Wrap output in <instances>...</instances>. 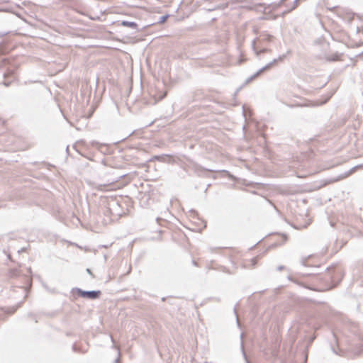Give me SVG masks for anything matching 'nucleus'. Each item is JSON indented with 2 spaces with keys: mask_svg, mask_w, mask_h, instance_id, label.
I'll list each match as a JSON object with an SVG mask.
<instances>
[{
  "mask_svg": "<svg viewBox=\"0 0 363 363\" xmlns=\"http://www.w3.org/2000/svg\"><path fill=\"white\" fill-rule=\"evenodd\" d=\"M288 279H289V280H290V281H294V282L296 283V281H294V279H293L291 276H289V277H288Z\"/></svg>",
  "mask_w": 363,
  "mask_h": 363,
  "instance_id": "25",
  "label": "nucleus"
},
{
  "mask_svg": "<svg viewBox=\"0 0 363 363\" xmlns=\"http://www.w3.org/2000/svg\"><path fill=\"white\" fill-rule=\"evenodd\" d=\"M165 300H166V298H164V297L162 298V301H164Z\"/></svg>",
  "mask_w": 363,
  "mask_h": 363,
  "instance_id": "31",
  "label": "nucleus"
},
{
  "mask_svg": "<svg viewBox=\"0 0 363 363\" xmlns=\"http://www.w3.org/2000/svg\"><path fill=\"white\" fill-rule=\"evenodd\" d=\"M190 213H191V214H194V215H196V214L197 213H196V211L195 210H191V211H190Z\"/></svg>",
  "mask_w": 363,
  "mask_h": 363,
  "instance_id": "26",
  "label": "nucleus"
},
{
  "mask_svg": "<svg viewBox=\"0 0 363 363\" xmlns=\"http://www.w3.org/2000/svg\"><path fill=\"white\" fill-rule=\"evenodd\" d=\"M286 57L285 55H283L281 56H279L278 59H274L272 62L267 64L265 66L260 68L257 72H255L252 76L249 77L246 79L245 84H247L252 82L253 79H255L256 77H257L262 72L264 71L271 68L272 65H274L277 61L282 60Z\"/></svg>",
  "mask_w": 363,
  "mask_h": 363,
  "instance_id": "3",
  "label": "nucleus"
},
{
  "mask_svg": "<svg viewBox=\"0 0 363 363\" xmlns=\"http://www.w3.org/2000/svg\"><path fill=\"white\" fill-rule=\"evenodd\" d=\"M165 95H166V94H164V96H162V97H161V99L164 98Z\"/></svg>",
  "mask_w": 363,
  "mask_h": 363,
  "instance_id": "33",
  "label": "nucleus"
},
{
  "mask_svg": "<svg viewBox=\"0 0 363 363\" xmlns=\"http://www.w3.org/2000/svg\"><path fill=\"white\" fill-rule=\"evenodd\" d=\"M192 264H193V265H194V266H196V267H197V266H198V264H197V262H196L195 260H193V261H192Z\"/></svg>",
  "mask_w": 363,
  "mask_h": 363,
  "instance_id": "28",
  "label": "nucleus"
},
{
  "mask_svg": "<svg viewBox=\"0 0 363 363\" xmlns=\"http://www.w3.org/2000/svg\"><path fill=\"white\" fill-rule=\"evenodd\" d=\"M72 350L74 351V352H79V348L77 347V345L76 344H74L73 346H72Z\"/></svg>",
  "mask_w": 363,
  "mask_h": 363,
  "instance_id": "17",
  "label": "nucleus"
},
{
  "mask_svg": "<svg viewBox=\"0 0 363 363\" xmlns=\"http://www.w3.org/2000/svg\"><path fill=\"white\" fill-rule=\"evenodd\" d=\"M169 17V14H166V15L160 16L159 18L158 23H164V22H166V21L168 19Z\"/></svg>",
  "mask_w": 363,
  "mask_h": 363,
  "instance_id": "14",
  "label": "nucleus"
},
{
  "mask_svg": "<svg viewBox=\"0 0 363 363\" xmlns=\"http://www.w3.org/2000/svg\"><path fill=\"white\" fill-rule=\"evenodd\" d=\"M286 0H280L277 4L275 6H280L284 1H286Z\"/></svg>",
  "mask_w": 363,
  "mask_h": 363,
  "instance_id": "19",
  "label": "nucleus"
},
{
  "mask_svg": "<svg viewBox=\"0 0 363 363\" xmlns=\"http://www.w3.org/2000/svg\"><path fill=\"white\" fill-rule=\"evenodd\" d=\"M213 250H214L213 248L210 247V250H211V251H213Z\"/></svg>",
  "mask_w": 363,
  "mask_h": 363,
  "instance_id": "34",
  "label": "nucleus"
},
{
  "mask_svg": "<svg viewBox=\"0 0 363 363\" xmlns=\"http://www.w3.org/2000/svg\"><path fill=\"white\" fill-rule=\"evenodd\" d=\"M19 275L18 269H11L8 272V277L9 278H15Z\"/></svg>",
  "mask_w": 363,
  "mask_h": 363,
  "instance_id": "10",
  "label": "nucleus"
},
{
  "mask_svg": "<svg viewBox=\"0 0 363 363\" xmlns=\"http://www.w3.org/2000/svg\"><path fill=\"white\" fill-rule=\"evenodd\" d=\"M111 341L113 342L114 340H113V338L112 337V336H111Z\"/></svg>",
  "mask_w": 363,
  "mask_h": 363,
  "instance_id": "32",
  "label": "nucleus"
},
{
  "mask_svg": "<svg viewBox=\"0 0 363 363\" xmlns=\"http://www.w3.org/2000/svg\"><path fill=\"white\" fill-rule=\"evenodd\" d=\"M287 8L288 9L286 10H285L284 11L282 12V13H281L282 16H285L286 13L291 11L289 7H287Z\"/></svg>",
  "mask_w": 363,
  "mask_h": 363,
  "instance_id": "16",
  "label": "nucleus"
},
{
  "mask_svg": "<svg viewBox=\"0 0 363 363\" xmlns=\"http://www.w3.org/2000/svg\"><path fill=\"white\" fill-rule=\"evenodd\" d=\"M240 349H241V352H242V356H243V358H244L245 362L246 363H251L250 362V360L248 359V358H247V354H246L245 350L244 343H243L242 340H241Z\"/></svg>",
  "mask_w": 363,
  "mask_h": 363,
  "instance_id": "11",
  "label": "nucleus"
},
{
  "mask_svg": "<svg viewBox=\"0 0 363 363\" xmlns=\"http://www.w3.org/2000/svg\"><path fill=\"white\" fill-rule=\"evenodd\" d=\"M15 311H16V309H13V310L11 312V313H12L15 312Z\"/></svg>",
  "mask_w": 363,
  "mask_h": 363,
  "instance_id": "35",
  "label": "nucleus"
},
{
  "mask_svg": "<svg viewBox=\"0 0 363 363\" xmlns=\"http://www.w3.org/2000/svg\"><path fill=\"white\" fill-rule=\"evenodd\" d=\"M9 32H0V38L4 37Z\"/></svg>",
  "mask_w": 363,
  "mask_h": 363,
  "instance_id": "20",
  "label": "nucleus"
},
{
  "mask_svg": "<svg viewBox=\"0 0 363 363\" xmlns=\"http://www.w3.org/2000/svg\"><path fill=\"white\" fill-rule=\"evenodd\" d=\"M234 312H235V315H236V321H237V324H238V326H240V322H239L238 316V315H237L236 309H235V308H234Z\"/></svg>",
  "mask_w": 363,
  "mask_h": 363,
  "instance_id": "18",
  "label": "nucleus"
},
{
  "mask_svg": "<svg viewBox=\"0 0 363 363\" xmlns=\"http://www.w3.org/2000/svg\"><path fill=\"white\" fill-rule=\"evenodd\" d=\"M3 84L6 86H9L10 84H11V82H6V81H4L3 82Z\"/></svg>",
  "mask_w": 363,
  "mask_h": 363,
  "instance_id": "21",
  "label": "nucleus"
},
{
  "mask_svg": "<svg viewBox=\"0 0 363 363\" xmlns=\"http://www.w3.org/2000/svg\"><path fill=\"white\" fill-rule=\"evenodd\" d=\"M257 264V257H253L250 259H246L244 261L243 267L245 268H252L255 267Z\"/></svg>",
  "mask_w": 363,
  "mask_h": 363,
  "instance_id": "6",
  "label": "nucleus"
},
{
  "mask_svg": "<svg viewBox=\"0 0 363 363\" xmlns=\"http://www.w3.org/2000/svg\"><path fill=\"white\" fill-rule=\"evenodd\" d=\"M121 360H120V358H117L116 360H115V363H120Z\"/></svg>",
  "mask_w": 363,
  "mask_h": 363,
  "instance_id": "29",
  "label": "nucleus"
},
{
  "mask_svg": "<svg viewBox=\"0 0 363 363\" xmlns=\"http://www.w3.org/2000/svg\"><path fill=\"white\" fill-rule=\"evenodd\" d=\"M260 37L262 38V40H265L268 42L271 41L272 39L273 38V36L268 33H263L260 35Z\"/></svg>",
  "mask_w": 363,
  "mask_h": 363,
  "instance_id": "12",
  "label": "nucleus"
},
{
  "mask_svg": "<svg viewBox=\"0 0 363 363\" xmlns=\"http://www.w3.org/2000/svg\"><path fill=\"white\" fill-rule=\"evenodd\" d=\"M106 216H121L122 211L121 210V206L116 199H111L107 201L106 210L104 212Z\"/></svg>",
  "mask_w": 363,
  "mask_h": 363,
  "instance_id": "1",
  "label": "nucleus"
},
{
  "mask_svg": "<svg viewBox=\"0 0 363 363\" xmlns=\"http://www.w3.org/2000/svg\"><path fill=\"white\" fill-rule=\"evenodd\" d=\"M359 166H355L353 168H352L350 171L348 172H345V173L343 174H341L340 175H338L337 177H332L330 179H329L328 181H327V184H330V183H334V182H338V181H340L346 177H347L348 176H350L352 173H353L354 172V170L358 168Z\"/></svg>",
  "mask_w": 363,
  "mask_h": 363,
  "instance_id": "4",
  "label": "nucleus"
},
{
  "mask_svg": "<svg viewBox=\"0 0 363 363\" xmlns=\"http://www.w3.org/2000/svg\"><path fill=\"white\" fill-rule=\"evenodd\" d=\"M337 60V56H336L335 57H333V58H331V59H329V60H330V61H335V60Z\"/></svg>",
  "mask_w": 363,
  "mask_h": 363,
  "instance_id": "27",
  "label": "nucleus"
},
{
  "mask_svg": "<svg viewBox=\"0 0 363 363\" xmlns=\"http://www.w3.org/2000/svg\"><path fill=\"white\" fill-rule=\"evenodd\" d=\"M243 335H243V333H241V334H240V338H241V339H242V338H243Z\"/></svg>",
  "mask_w": 363,
  "mask_h": 363,
  "instance_id": "30",
  "label": "nucleus"
},
{
  "mask_svg": "<svg viewBox=\"0 0 363 363\" xmlns=\"http://www.w3.org/2000/svg\"><path fill=\"white\" fill-rule=\"evenodd\" d=\"M284 268H285V267H284V266H283V265H279V267H277V270H278V271H281V270L284 269Z\"/></svg>",
  "mask_w": 363,
  "mask_h": 363,
  "instance_id": "22",
  "label": "nucleus"
},
{
  "mask_svg": "<svg viewBox=\"0 0 363 363\" xmlns=\"http://www.w3.org/2000/svg\"><path fill=\"white\" fill-rule=\"evenodd\" d=\"M255 43H256V40H254L252 43V49L255 51L257 56L259 55L261 53H264V52L270 50L267 48H263L259 50H257L256 48V46H255Z\"/></svg>",
  "mask_w": 363,
  "mask_h": 363,
  "instance_id": "9",
  "label": "nucleus"
},
{
  "mask_svg": "<svg viewBox=\"0 0 363 363\" xmlns=\"http://www.w3.org/2000/svg\"><path fill=\"white\" fill-rule=\"evenodd\" d=\"M298 1L299 0H294L291 6L286 5V7H289L290 9V10L292 11L294 9H295L298 6Z\"/></svg>",
  "mask_w": 363,
  "mask_h": 363,
  "instance_id": "15",
  "label": "nucleus"
},
{
  "mask_svg": "<svg viewBox=\"0 0 363 363\" xmlns=\"http://www.w3.org/2000/svg\"><path fill=\"white\" fill-rule=\"evenodd\" d=\"M72 292H76L80 297L89 300L98 299L101 295L100 290L85 291L78 287L73 288Z\"/></svg>",
  "mask_w": 363,
  "mask_h": 363,
  "instance_id": "2",
  "label": "nucleus"
},
{
  "mask_svg": "<svg viewBox=\"0 0 363 363\" xmlns=\"http://www.w3.org/2000/svg\"><path fill=\"white\" fill-rule=\"evenodd\" d=\"M86 272H87V273H88V274H90V275H91V276H93V274H92V272H91V269H90L87 268V269H86Z\"/></svg>",
  "mask_w": 363,
  "mask_h": 363,
  "instance_id": "23",
  "label": "nucleus"
},
{
  "mask_svg": "<svg viewBox=\"0 0 363 363\" xmlns=\"http://www.w3.org/2000/svg\"><path fill=\"white\" fill-rule=\"evenodd\" d=\"M121 25L125 27L130 28L133 30H138V26L134 21H122Z\"/></svg>",
  "mask_w": 363,
  "mask_h": 363,
  "instance_id": "7",
  "label": "nucleus"
},
{
  "mask_svg": "<svg viewBox=\"0 0 363 363\" xmlns=\"http://www.w3.org/2000/svg\"><path fill=\"white\" fill-rule=\"evenodd\" d=\"M313 255H310L307 257H302L301 258V264L304 266V267H308V264L306 263V261L308 259L311 258Z\"/></svg>",
  "mask_w": 363,
  "mask_h": 363,
  "instance_id": "13",
  "label": "nucleus"
},
{
  "mask_svg": "<svg viewBox=\"0 0 363 363\" xmlns=\"http://www.w3.org/2000/svg\"><path fill=\"white\" fill-rule=\"evenodd\" d=\"M332 339L333 340L330 342V347H331L332 351L335 354L341 356L342 355L341 350H339L338 348H336L335 345L337 344V337H336L335 334L333 333H332ZM337 347H338L337 346Z\"/></svg>",
  "mask_w": 363,
  "mask_h": 363,
  "instance_id": "5",
  "label": "nucleus"
},
{
  "mask_svg": "<svg viewBox=\"0 0 363 363\" xmlns=\"http://www.w3.org/2000/svg\"><path fill=\"white\" fill-rule=\"evenodd\" d=\"M25 250H26V248L25 247H22L21 250H18V252L21 253L22 252H24Z\"/></svg>",
  "mask_w": 363,
  "mask_h": 363,
  "instance_id": "24",
  "label": "nucleus"
},
{
  "mask_svg": "<svg viewBox=\"0 0 363 363\" xmlns=\"http://www.w3.org/2000/svg\"><path fill=\"white\" fill-rule=\"evenodd\" d=\"M194 172L199 177L203 176L204 173L206 172H213L211 169H205L201 166L196 165L194 168Z\"/></svg>",
  "mask_w": 363,
  "mask_h": 363,
  "instance_id": "8",
  "label": "nucleus"
}]
</instances>
